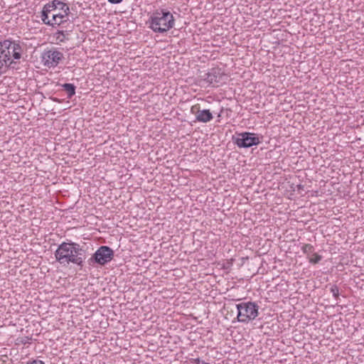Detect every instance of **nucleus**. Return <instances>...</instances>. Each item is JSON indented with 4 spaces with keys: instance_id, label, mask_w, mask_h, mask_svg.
<instances>
[{
    "instance_id": "nucleus-7",
    "label": "nucleus",
    "mask_w": 364,
    "mask_h": 364,
    "mask_svg": "<svg viewBox=\"0 0 364 364\" xmlns=\"http://www.w3.org/2000/svg\"><path fill=\"white\" fill-rule=\"evenodd\" d=\"M63 58V54L56 50L51 48L45 50L41 55V61L44 66L50 68L56 67Z\"/></svg>"
},
{
    "instance_id": "nucleus-13",
    "label": "nucleus",
    "mask_w": 364,
    "mask_h": 364,
    "mask_svg": "<svg viewBox=\"0 0 364 364\" xmlns=\"http://www.w3.org/2000/svg\"><path fill=\"white\" fill-rule=\"evenodd\" d=\"M301 250L303 252L309 257L314 252V247L311 244H305L302 246Z\"/></svg>"
},
{
    "instance_id": "nucleus-3",
    "label": "nucleus",
    "mask_w": 364,
    "mask_h": 364,
    "mask_svg": "<svg viewBox=\"0 0 364 364\" xmlns=\"http://www.w3.org/2000/svg\"><path fill=\"white\" fill-rule=\"evenodd\" d=\"M149 28L155 33H164L172 28L175 25L173 14L166 9L156 10L150 17Z\"/></svg>"
},
{
    "instance_id": "nucleus-19",
    "label": "nucleus",
    "mask_w": 364,
    "mask_h": 364,
    "mask_svg": "<svg viewBox=\"0 0 364 364\" xmlns=\"http://www.w3.org/2000/svg\"><path fill=\"white\" fill-rule=\"evenodd\" d=\"M191 363L193 364H200L201 360L199 358H196V359L191 360Z\"/></svg>"
},
{
    "instance_id": "nucleus-1",
    "label": "nucleus",
    "mask_w": 364,
    "mask_h": 364,
    "mask_svg": "<svg viewBox=\"0 0 364 364\" xmlns=\"http://www.w3.org/2000/svg\"><path fill=\"white\" fill-rule=\"evenodd\" d=\"M24 50L20 41L6 39L0 41V75L9 69H18Z\"/></svg>"
},
{
    "instance_id": "nucleus-14",
    "label": "nucleus",
    "mask_w": 364,
    "mask_h": 364,
    "mask_svg": "<svg viewBox=\"0 0 364 364\" xmlns=\"http://www.w3.org/2000/svg\"><path fill=\"white\" fill-rule=\"evenodd\" d=\"M55 38L56 41L59 43H63L66 41L68 38H67V33H65L63 31H58L55 33Z\"/></svg>"
},
{
    "instance_id": "nucleus-20",
    "label": "nucleus",
    "mask_w": 364,
    "mask_h": 364,
    "mask_svg": "<svg viewBox=\"0 0 364 364\" xmlns=\"http://www.w3.org/2000/svg\"><path fill=\"white\" fill-rule=\"evenodd\" d=\"M123 0H108V1L113 4H117L122 1Z\"/></svg>"
},
{
    "instance_id": "nucleus-18",
    "label": "nucleus",
    "mask_w": 364,
    "mask_h": 364,
    "mask_svg": "<svg viewBox=\"0 0 364 364\" xmlns=\"http://www.w3.org/2000/svg\"><path fill=\"white\" fill-rule=\"evenodd\" d=\"M27 364H45L42 360H34L31 363H28Z\"/></svg>"
},
{
    "instance_id": "nucleus-6",
    "label": "nucleus",
    "mask_w": 364,
    "mask_h": 364,
    "mask_svg": "<svg viewBox=\"0 0 364 364\" xmlns=\"http://www.w3.org/2000/svg\"><path fill=\"white\" fill-rule=\"evenodd\" d=\"M114 257V251L107 246H101L88 260L90 264L96 262L104 265L110 262Z\"/></svg>"
},
{
    "instance_id": "nucleus-15",
    "label": "nucleus",
    "mask_w": 364,
    "mask_h": 364,
    "mask_svg": "<svg viewBox=\"0 0 364 364\" xmlns=\"http://www.w3.org/2000/svg\"><path fill=\"white\" fill-rule=\"evenodd\" d=\"M308 259L310 263L317 264L321 260L322 257L317 253L314 252L308 257Z\"/></svg>"
},
{
    "instance_id": "nucleus-10",
    "label": "nucleus",
    "mask_w": 364,
    "mask_h": 364,
    "mask_svg": "<svg viewBox=\"0 0 364 364\" xmlns=\"http://www.w3.org/2000/svg\"><path fill=\"white\" fill-rule=\"evenodd\" d=\"M52 9H57L58 11L63 13L64 16H68L70 14L69 6L65 3L58 0H53L52 2L46 4V17Z\"/></svg>"
},
{
    "instance_id": "nucleus-9",
    "label": "nucleus",
    "mask_w": 364,
    "mask_h": 364,
    "mask_svg": "<svg viewBox=\"0 0 364 364\" xmlns=\"http://www.w3.org/2000/svg\"><path fill=\"white\" fill-rule=\"evenodd\" d=\"M225 77L223 72L219 68H213L203 76V80L208 85H216L221 83Z\"/></svg>"
},
{
    "instance_id": "nucleus-5",
    "label": "nucleus",
    "mask_w": 364,
    "mask_h": 364,
    "mask_svg": "<svg viewBox=\"0 0 364 364\" xmlns=\"http://www.w3.org/2000/svg\"><path fill=\"white\" fill-rule=\"evenodd\" d=\"M46 5L43 6L41 12V20L43 23L51 26H60L61 23L66 22L68 20V16H64L63 13L58 11L57 9H52L50 13H48L46 17Z\"/></svg>"
},
{
    "instance_id": "nucleus-4",
    "label": "nucleus",
    "mask_w": 364,
    "mask_h": 364,
    "mask_svg": "<svg viewBox=\"0 0 364 364\" xmlns=\"http://www.w3.org/2000/svg\"><path fill=\"white\" fill-rule=\"evenodd\" d=\"M237 309V321L247 323L254 320L258 316L259 306L252 301L242 302L236 305Z\"/></svg>"
},
{
    "instance_id": "nucleus-11",
    "label": "nucleus",
    "mask_w": 364,
    "mask_h": 364,
    "mask_svg": "<svg viewBox=\"0 0 364 364\" xmlns=\"http://www.w3.org/2000/svg\"><path fill=\"white\" fill-rule=\"evenodd\" d=\"M213 118V114L209 109L201 110L196 116V120L203 123L210 122Z\"/></svg>"
},
{
    "instance_id": "nucleus-8",
    "label": "nucleus",
    "mask_w": 364,
    "mask_h": 364,
    "mask_svg": "<svg viewBox=\"0 0 364 364\" xmlns=\"http://www.w3.org/2000/svg\"><path fill=\"white\" fill-rule=\"evenodd\" d=\"M235 143L240 148H249L253 145L259 144L260 140L255 133L242 132L238 134Z\"/></svg>"
},
{
    "instance_id": "nucleus-17",
    "label": "nucleus",
    "mask_w": 364,
    "mask_h": 364,
    "mask_svg": "<svg viewBox=\"0 0 364 364\" xmlns=\"http://www.w3.org/2000/svg\"><path fill=\"white\" fill-rule=\"evenodd\" d=\"M201 110L200 109V105L198 104L192 106L191 108V112L192 114H195L196 117L197 116V114H198V113Z\"/></svg>"
},
{
    "instance_id": "nucleus-21",
    "label": "nucleus",
    "mask_w": 364,
    "mask_h": 364,
    "mask_svg": "<svg viewBox=\"0 0 364 364\" xmlns=\"http://www.w3.org/2000/svg\"><path fill=\"white\" fill-rule=\"evenodd\" d=\"M200 364H210V363H206V362H205V361H201Z\"/></svg>"
},
{
    "instance_id": "nucleus-12",
    "label": "nucleus",
    "mask_w": 364,
    "mask_h": 364,
    "mask_svg": "<svg viewBox=\"0 0 364 364\" xmlns=\"http://www.w3.org/2000/svg\"><path fill=\"white\" fill-rule=\"evenodd\" d=\"M63 90L67 92L68 98L70 99L75 94V86L71 83L62 85Z\"/></svg>"
},
{
    "instance_id": "nucleus-16",
    "label": "nucleus",
    "mask_w": 364,
    "mask_h": 364,
    "mask_svg": "<svg viewBox=\"0 0 364 364\" xmlns=\"http://www.w3.org/2000/svg\"><path fill=\"white\" fill-rule=\"evenodd\" d=\"M330 291L333 294V296L338 299L339 296V289L336 285H332L330 288Z\"/></svg>"
},
{
    "instance_id": "nucleus-2",
    "label": "nucleus",
    "mask_w": 364,
    "mask_h": 364,
    "mask_svg": "<svg viewBox=\"0 0 364 364\" xmlns=\"http://www.w3.org/2000/svg\"><path fill=\"white\" fill-rule=\"evenodd\" d=\"M55 257L60 264L73 263L82 267L85 259V251L77 243L64 242L55 252Z\"/></svg>"
}]
</instances>
